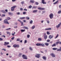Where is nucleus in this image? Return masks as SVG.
Masks as SVG:
<instances>
[{
	"instance_id": "obj_1",
	"label": "nucleus",
	"mask_w": 61,
	"mask_h": 61,
	"mask_svg": "<svg viewBox=\"0 0 61 61\" xmlns=\"http://www.w3.org/2000/svg\"><path fill=\"white\" fill-rule=\"evenodd\" d=\"M22 57L23 58L25 59H27V56L25 55H23L22 56Z\"/></svg>"
},
{
	"instance_id": "obj_2",
	"label": "nucleus",
	"mask_w": 61,
	"mask_h": 61,
	"mask_svg": "<svg viewBox=\"0 0 61 61\" xmlns=\"http://www.w3.org/2000/svg\"><path fill=\"white\" fill-rule=\"evenodd\" d=\"M4 23L5 24H9V23L8 22V21L7 19H5L4 21Z\"/></svg>"
},
{
	"instance_id": "obj_3",
	"label": "nucleus",
	"mask_w": 61,
	"mask_h": 61,
	"mask_svg": "<svg viewBox=\"0 0 61 61\" xmlns=\"http://www.w3.org/2000/svg\"><path fill=\"white\" fill-rule=\"evenodd\" d=\"M16 7V6H15L12 7L11 8V11H14V9Z\"/></svg>"
},
{
	"instance_id": "obj_4",
	"label": "nucleus",
	"mask_w": 61,
	"mask_h": 61,
	"mask_svg": "<svg viewBox=\"0 0 61 61\" xmlns=\"http://www.w3.org/2000/svg\"><path fill=\"white\" fill-rule=\"evenodd\" d=\"M54 16V15L53 14L51 13L49 17L50 18V19H52L53 18V16Z\"/></svg>"
},
{
	"instance_id": "obj_5",
	"label": "nucleus",
	"mask_w": 61,
	"mask_h": 61,
	"mask_svg": "<svg viewBox=\"0 0 61 61\" xmlns=\"http://www.w3.org/2000/svg\"><path fill=\"white\" fill-rule=\"evenodd\" d=\"M40 54H36L35 55V57H36L38 58H39L40 56Z\"/></svg>"
},
{
	"instance_id": "obj_6",
	"label": "nucleus",
	"mask_w": 61,
	"mask_h": 61,
	"mask_svg": "<svg viewBox=\"0 0 61 61\" xmlns=\"http://www.w3.org/2000/svg\"><path fill=\"white\" fill-rule=\"evenodd\" d=\"M51 55L52 57H56V56L55 54L53 53H52L51 54Z\"/></svg>"
},
{
	"instance_id": "obj_7",
	"label": "nucleus",
	"mask_w": 61,
	"mask_h": 61,
	"mask_svg": "<svg viewBox=\"0 0 61 61\" xmlns=\"http://www.w3.org/2000/svg\"><path fill=\"white\" fill-rule=\"evenodd\" d=\"M61 23H60L58 25H57L56 26V27L57 28H58L59 27H60V25H61Z\"/></svg>"
},
{
	"instance_id": "obj_8",
	"label": "nucleus",
	"mask_w": 61,
	"mask_h": 61,
	"mask_svg": "<svg viewBox=\"0 0 61 61\" xmlns=\"http://www.w3.org/2000/svg\"><path fill=\"white\" fill-rule=\"evenodd\" d=\"M13 46L14 47H17L18 48L19 47V46L15 44Z\"/></svg>"
},
{
	"instance_id": "obj_9",
	"label": "nucleus",
	"mask_w": 61,
	"mask_h": 61,
	"mask_svg": "<svg viewBox=\"0 0 61 61\" xmlns=\"http://www.w3.org/2000/svg\"><path fill=\"white\" fill-rule=\"evenodd\" d=\"M4 43L5 44H4V45L5 46H6V45H7L9 44V42H4Z\"/></svg>"
},
{
	"instance_id": "obj_10",
	"label": "nucleus",
	"mask_w": 61,
	"mask_h": 61,
	"mask_svg": "<svg viewBox=\"0 0 61 61\" xmlns=\"http://www.w3.org/2000/svg\"><path fill=\"white\" fill-rule=\"evenodd\" d=\"M38 9L40 10H44V8L41 7H39L38 8Z\"/></svg>"
},
{
	"instance_id": "obj_11",
	"label": "nucleus",
	"mask_w": 61,
	"mask_h": 61,
	"mask_svg": "<svg viewBox=\"0 0 61 61\" xmlns=\"http://www.w3.org/2000/svg\"><path fill=\"white\" fill-rule=\"evenodd\" d=\"M44 39L45 40L46 39H47V36L46 35V34H44Z\"/></svg>"
},
{
	"instance_id": "obj_12",
	"label": "nucleus",
	"mask_w": 61,
	"mask_h": 61,
	"mask_svg": "<svg viewBox=\"0 0 61 61\" xmlns=\"http://www.w3.org/2000/svg\"><path fill=\"white\" fill-rule=\"evenodd\" d=\"M42 2L43 4H46V3L45 2V0H42Z\"/></svg>"
},
{
	"instance_id": "obj_13",
	"label": "nucleus",
	"mask_w": 61,
	"mask_h": 61,
	"mask_svg": "<svg viewBox=\"0 0 61 61\" xmlns=\"http://www.w3.org/2000/svg\"><path fill=\"white\" fill-rule=\"evenodd\" d=\"M36 27V26L35 25H33L31 27V29H34L35 28V27Z\"/></svg>"
},
{
	"instance_id": "obj_14",
	"label": "nucleus",
	"mask_w": 61,
	"mask_h": 61,
	"mask_svg": "<svg viewBox=\"0 0 61 61\" xmlns=\"http://www.w3.org/2000/svg\"><path fill=\"white\" fill-rule=\"evenodd\" d=\"M42 58L43 59L45 60H46V57L45 56H43L42 57Z\"/></svg>"
},
{
	"instance_id": "obj_15",
	"label": "nucleus",
	"mask_w": 61,
	"mask_h": 61,
	"mask_svg": "<svg viewBox=\"0 0 61 61\" xmlns=\"http://www.w3.org/2000/svg\"><path fill=\"white\" fill-rule=\"evenodd\" d=\"M23 28L24 29H28V28L26 26H23Z\"/></svg>"
},
{
	"instance_id": "obj_16",
	"label": "nucleus",
	"mask_w": 61,
	"mask_h": 61,
	"mask_svg": "<svg viewBox=\"0 0 61 61\" xmlns=\"http://www.w3.org/2000/svg\"><path fill=\"white\" fill-rule=\"evenodd\" d=\"M8 14L10 15H13V13L11 12H8Z\"/></svg>"
},
{
	"instance_id": "obj_17",
	"label": "nucleus",
	"mask_w": 61,
	"mask_h": 61,
	"mask_svg": "<svg viewBox=\"0 0 61 61\" xmlns=\"http://www.w3.org/2000/svg\"><path fill=\"white\" fill-rule=\"evenodd\" d=\"M22 55V53H20L19 54L18 56L19 57H21Z\"/></svg>"
},
{
	"instance_id": "obj_18",
	"label": "nucleus",
	"mask_w": 61,
	"mask_h": 61,
	"mask_svg": "<svg viewBox=\"0 0 61 61\" xmlns=\"http://www.w3.org/2000/svg\"><path fill=\"white\" fill-rule=\"evenodd\" d=\"M52 29L51 28H46L45 29V30H51Z\"/></svg>"
},
{
	"instance_id": "obj_19",
	"label": "nucleus",
	"mask_w": 61,
	"mask_h": 61,
	"mask_svg": "<svg viewBox=\"0 0 61 61\" xmlns=\"http://www.w3.org/2000/svg\"><path fill=\"white\" fill-rule=\"evenodd\" d=\"M30 2L32 3H34L35 2V1L33 0H31L30 1Z\"/></svg>"
},
{
	"instance_id": "obj_20",
	"label": "nucleus",
	"mask_w": 61,
	"mask_h": 61,
	"mask_svg": "<svg viewBox=\"0 0 61 61\" xmlns=\"http://www.w3.org/2000/svg\"><path fill=\"white\" fill-rule=\"evenodd\" d=\"M30 35L29 34H28L27 35V38H29L30 37Z\"/></svg>"
},
{
	"instance_id": "obj_21",
	"label": "nucleus",
	"mask_w": 61,
	"mask_h": 61,
	"mask_svg": "<svg viewBox=\"0 0 61 61\" xmlns=\"http://www.w3.org/2000/svg\"><path fill=\"white\" fill-rule=\"evenodd\" d=\"M49 38L50 39H51L52 38H53V36H52L51 35H50L49 36Z\"/></svg>"
},
{
	"instance_id": "obj_22",
	"label": "nucleus",
	"mask_w": 61,
	"mask_h": 61,
	"mask_svg": "<svg viewBox=\"0 0 61 61\" xmlns=\"http://www.w3.org/2000/svg\"><path fill=\"white\" fill-rule=\"evenodd\" d=\"M36 45L37 46H41V44L37 43L36 44Z\"/></svg>"
},
{
	"instance_id": "obj_23",
	"label": "nucleus",
	"mask_w": 61,
	"mask_h": 61,
	"mask_svg": "<svg viewBox=\"0 0 61 61\" xmlns=\"http://www.w3.org/2000/svg\"><path fill=\"white\" fill-rule=\"evenodd\" d=\"M45 45H46V46H48L49 45V43H45Z\"/></svg>"
},
{
	"instance_id": "obj_24",
	"label": "nucleus",
	"mask_w": 61,
	"mask_h": 61,
	"mask_svg": "<svg viewBox=\"0 0 61 61\" xmlns=\"http://www.w3.org/2000/svg\"><path fill=\"white\" fill-rule=\"evenodd\" d=\"M21 31V32H24L25 31V30H20Z\"/></svg>"
},
{
	"instance_id": "obj_25",
	"label": "nucleus",
	"mask_w": 61,
	"mask_h": 61,
	"mask_svg": "<svg viewBox=\"0 0 61 61\" xmlns=\"http://www.w3.org/2000/svg\"><path fill=\"white\" fill-rule=\"evenodd\" d=\"M37 11V10H35L33 11V13H36Z\"/></svg>"
},
{
	"instance_id": "obj_26",
	"label": "nucleus",
	"mask_w": 61,
	"mask_h": 61,
	"mask_svg": "<svg viewBox=\"0 0 61 61\" xmlns=\"http://www.w3.org/2000/svg\"><path fill=\"white\" fill-rule=\"evenodd\" d=\"M1 12H2V13H6V12H5V11H4V10H1L0 11Z\"/></svg>"
},
{
	"instance_id": "obj_27",
	"label": "nucleus",
	"mask_w": 61,
	"mask_h": 61,
	"mask_svg": "<svg viewBox=\"0 0 61 61\" xmlns=\"http://www.w3.org/2000/svg\"><path fill=\"white\" fill-rule=\"evenodd\" d=\"M52 49L54 50H56L57 49V48H52Z\"/></svg>"
},
{
	"instance_id": "obj_28",
	"label": "nucleus",
	"mask_w": 61,
	"mask_h": 61,
	"mask_svg": "<svg viewBox=\"0 0 61 61\" xmlns=\"http://www.w3.org/2000/svg\"><path fill=\"white\" fill-rule=\"evenodd\" d=\"M61 11L59 10L58 11V14H61Z\"/></svg>"
},
{
	"instance_id": "obj_29",
	"label": "nucleus",
	"mask_w": 61,
	"mask_h": 61,
	"mask_svg": "<svg viewBox=\"0 0 61 61\" xmlns=\"http://www.w3.org/2000/svg\"><path fill=\"white\" fill-rule=\"evenodd\" d=\"M60 47V48L59 49L57 50V51H61V47Z\"/></svg>"
},
{
	"instance_id": "obj_30",
	"label": "nucleus",
	"mask_w": 61,
	"mask_h": 61,
	"mask_svg": "<svg viewBox=\"0 0 61 61\" xmlns=\"http://www.w3.org/2000/svg\"><path fill=\"white\" fill-rule=\"evenodd\" d=\"M25 17H22L21 18H20V19H24L25 18Z\"/></svg>"
},
{
	"instance_id": "obj_31",
	"label": "nucleus",
	"mask_w": 61,
	"mask_h": 61,
	"mask_svg": "<svg viewBox=\"0 0 61 61\" xmlns=\"http://www.w3.org/2000/svg\"><path fill=\"white\" fill-rule=\"evenodd\" d=\"M58 0H57V1L55 2V3H53L54 5H56V4H57V3H58Z\"/></svg>"
},
{
	"instance_id": "obj_32",
	"label": "nucleus",
	"mask_w": 61,
	"mask_h": 61,
	"mask_svg": "<svg viewBox=\"0 0 61 61\" xmlns=\"http://www.w3.org/2000/svg\"><path fill=\"white\" fill-rule=\"evenodd\" d=\"M37 8V7L36 6H33V8H34V9H36Z\"/></svg>"
},
{
	"instance_id": "obj_33",
	"label": "nucleus",
	"mask_w": 61,
	"mask_h": 61,
	"mask_svg": "<svg viewBox=\"0 0 61 61\" xmlns=\"http://www.w3.org/2000/svg\"><path fill=\"white\" fill-rule=\"evenodd\" d=\"M26 19L27 20H29V19H30V18H29L28 17H27L26 18Z\"/></svg>"
},
{
	"instance_id": "obj_34",
	"label": "nucleus",
	"mask_w": 61,
	"mask_h": 61,
	"mask_svg": "<svg viewBox=\"0 0 61 61\" xmlns=\"http://www.w3.org/2000/svg\"><path fill=\"white\" fill-rule=\"evenodd\" d=\"M41 46H45V44L43 43L41 44Z\"/></svg>"
},
{
	"instance_id": "obj_35",
	"label": "nucleus",
	"mask_w": 61,
	"mask_h": 61,
	"mask_svg": "<svg viewBox=\"0 0 61 61\" xmlns=\"http://www.w3.org/2000/svg\"><path fill=\"white\" fill-rule=\"evenodd\" d=\"M5 16V14H3L1 15V17H4Z\"/></svg>"
},
{
	"instance_id": "obj_36",
	"label": "nucleus",
	"mask_w": 61,
	"mask_h": 61,
	"mask_svg": "<svg viewBox=\"0 0 61 61\" xmlns=\"http://www.w3.org/2000/svg\"><path fill=\"white\" fill-rule=\"evenodd\" d=\"M29 49L31 51H32V50H33V49L31 47H30Z\"/></svg>"
},
{
	"instance_id": "obj_37",
	"label": "nucleus",
	"mask_w": 61,
	"mask_h": 61,
	"mask_svg": "<svg viewBox=\"0 0 61 61\" xmlns=\"http://www.w3.org/2000/svg\"><path fill=\"white\" fill-rule=\"evenodd\" d=\"M6 19L8 20H10V19L11 18L10 17H7V18Z\"/></svg>"
},
{
	"instance_id": "obj_38",
	"label": "nucleus",
	"mask_w": 61,
	"mask_h": 61,
	"mask_svg": "<svg viewBox=\"0 0 61 61\" xmlns=\"http://www.w3.org/2000/svg\"><path fill=\"white\" fill-rule=\"evenodd\" d=\"M38 40L39 41H41L42 40V39L40 38H38Z\"/></svg>"
},
{
	"instance_id": "obj_39",
	"label": "nucleus",
	"mask_w": 61,
	"mask_h": 61,
	"mask_svg": "<svg viewBox=\"0 0 61 61\" xmlns=\"http://www.w3.org/2000/svg\"><path fill=\"white\" fill-rule=\"evenodd\" d=\"M30 24H32L33 23V20H31L30 22Z\"/></svg>"
},
{
	"instance_id": "obj_40",
	"label": "nucleus",
	"mask_w": 61,
	"mask_h": 61,
	"mask_svg": "<svg viewBox=\"0 0 61 61\" xmlns=\"http://www.w3.org/2000/svg\"><path fill=\"white\" fill-rule=\"evenodd\" d=\"M21 23V25L22 26H23V25H24V23L22 22H20Z\"/></svg>"
},
{
	"instance_id": "obj_41",
	"label": "nucleus",
	"mask_w": 61,
	"mask_h": 61,
	"mask_svg": "<svg viewBox=\"0 0 61 61\" xmlns=\"http://www.w3.org/2000/svg\"><path fill=\"white\" fill-rule=\"evenodd\" d=\"M2 50H4L5 51H6V49L5 48H2Z\"/></svg>"
},
{
	"instance_id": "obj_42",
	"label": "nucleus",
	"mask_w": 61,
	"mask_h": 61,
	"mask_svg": "<svg viewBox=\"0 0 61 61\" xmlns=\"http://www.w3.org/2000/svg\"><path fill=\"white\" fill-rule=\"evenodd\" d=\"M15 39V37L13 36L12 38H11V40H13V39Z\"/></svg>"
},
{
	"instance_id": "obj_43",
	"label": "nucleus",
	"mask_w": 61,
	"mask_h": 61,
	"mask_svg": "<svg viewBox=\"0 0 61 61\" xmlns=\"http://www.w3.org/2000/svg\"><path fill=\"white\" fill-rule=\"evenodd\" d=\"M16 14L17 15H19L20 14V13L19 12H17Z\"/></svg>"
},
{
	"instance_id": "obj_44",
	"label": "nucleus",
	"mask_w": 61,
	"mask_h": 61,
	"mask_svg": "<svg viewBox=\"0 0 61 61\" xmlns=\"http://www.w3.org/2000/svg\"><path fill=\"white\" fill-rule=\"evenodd\" d=\"M32 7V6L31 5L30 6H29V8H31Z\"/></svg>"
},
{
	"instance_id": "obj_45",
	"label": "nucleus",
	"mask_w": 61,
	"mask_h": 61,
	"mask_svg": "<svg viewBox=\"0 0 61 61\" xmlns=\"http://www.w3.org/2000/svg\"><path fill=\"white\" fill-rule=\"evenodd\" d=\"M47 22L48 24H49L50 23V21L49 20H47Z\"/></svg>"
},
{
	"instance_id": "obj_46",
	"label": "nucleus",
	"mask_w": 61,
	"mask_h": 61,
	"mask_svg": "<svg viewBox=\"0 0 61 61\" xmlns=\"http://www.w3.org/2000/svg\"><path fill=\"white\" fill-rule=\"evenodd\" d=\"M47 35H50V33H49L48 31L47 32Z\"/></svg>"
},
{
	"instance_id": "obj_47",
	"label": "nucleus",
	"mask_w": 61,
	"mask_h": 61,
	"mask_svg": "<svg viewBox=\"0 0 61 61\" xmlns=\"http://www.w3.org/2000/svg\"><path fill=\"white\" fill-rule=\"evenodd\" d=\"M58 34H57V35L56 36V37L55 38V39H56V38H57V37H58Z\"/></svg>"
},
{
	"instance_id": "obj_48",
	"label": "nucleus",
	"mask_w": 61,
	"mask_h": 61,
	"mask_svg": "<svg viewBox=\"0 0 61 61\" xmlns=\"http://www.w3.org/2000/svg\"><path fill=\"white\" fill-rule=\"evenodd\" d=\"M14 28H17V26H15Z\"/></svg>"
},
{
	"instance_id": "obj_49",
	"label": "nucleus",
	"mask_w": 61,
	"mask_h": 61,
	"mask_svg": "<svg viewBox=\"0 0 61 61\" xmlns=\"http://www.w3.org/2000/svg\"><path fill=\"white\" fill-rule=\"evenodd\" d=\"M21 4H22V5H23L24 3V1H22L21 2Z\"/></svg>"
},
{
	"instance_id": "obj_50",
	"label": "nucleus",
	"mask_w": 61,
	"mask_h": 61,
	"mask_svg": "<svg viewBox=\"0 0 61 61\" xmlns=\"http://www.w3.org/2000/svg\"><path fill=\"white\" fill-rule=\"evenodd\" d=\"M3 39H2L1 38H0V41H3Z\"/></svg>"
},
{
	"instance_id": "obj_51",
	"label": "nucleus",
	"mask_w": 61,
	"mask_h": 61,
	"mask_svg": "<svg viewBox=\"0 0 61 61\" xmlns=\"http://www.w3.org/2000/svg\"><path fill=\"white\" fill-rule=\"evenodd\" d=\"M59 42H60L59 41L58 42H56V43L57 45H58V43H59Z\"/></svg>"
},
{
	"instance_id": "obj_52",
	"label": "nucleus",
	"mask_w": 61,
	"mask_h": 61,
	"mask_svg": "<svg viewBox=\"0 0 61 61\" xmlns=\"http://www.w3.org/2000/svg\"><path fill=\"white\" fill-rule=\"evenodd\" d=\"M56 46V44H53L52 46Z\"/></svg>"
},
{
	"instance_id": "obj_53",
	"label": "nucleus",
	"mask_w": 61,
	"mask_h": 61,
	"mask_svg": "<svg viewBox=\"0 0 61 61\" xmlns=\"http://www.w3.org/2000/svg\"><path fill=\"white\" fill-rule=\"evenodd\" d=\"M23 15H25V14H26V12H24L23 13Z\"/></svg>"
},
{
	"instance_id": "obj_54",
	"label": "nucleus",
	"mask_w": 61,
	"mask_h": 61,
	"mask_svg": "<svg viewBox=\"0 0 61 61\" xmlns=\"http://www.w3.org/2000/svg\"><path fill=\"white\" fill-rule=\"evenodd\" d=\"M7 47H9V48L11 47V46H9V45H7Z\"/></svg>"
},
{
	"instance_id": "obj_55",
	"label": "nucleus",
	"mask_w": 61,
	"mask_h": 61,
	"mask_svg": "<svg viewBox=\"0 0 61 61\" xmlns=\"http://www.w3.org/2000/svg\"><path fill=\"white\" fill-rule=\"evenodd\" d=\"M0 55H3V53L2 52H0Z\"/></svg>"
},
{
	"instance_id": "obj_56",
	"label": "nucleus",
	"mask_w": 61,
	"mask_h": 61,
	"mask_svg": "<svg viewBox=\"0 0 61 61\" xmlns=\"http://www.w3.org/2000/svg\"><path fill=\"white\" fill-rule=\"evenodd\" d=\"M47 42H50V40H48L47 41Z\"/></svg>"
},
{
	"instance_id": "obj_57",
	"label": "nucleus",
	"mask_w": 61,
	"mask_h": 61,
	"mask_svg": "<svg viewBox=\"0 0 61 61\" xmlns=\"http://www.w3.org/2000/svg\"><path fill=\"white\" fill-rule=\"evenodd\" d=\"M17 41H20V40H19V39H17Z\"/></svg>"
},
{
	"instance_id": "obj_58",
	"label": "nucleus",
	"mask_w": 61,
	"mask_h": 61,
	"mask_svg": "<svg viewBox=\"0 0 61 61\" xmlns=\"http://www.w3.org/2000/svg\"><path fill=\"white\" fill-rule=\"evenodd\" d=\"M36 5H38V3L37 2H36Z\"/></svg>"
},
{
	"instance_id": "obj_59",
	"label": "nucleus",
	"mask_w": 61,
	"mask_h": 61,
	"mask_svg": "<svg viewBox=\"0 0 61 61\" xmlns=\"http://www.w3.org/2000/svg\"><path fill=\"white\" fill-rule=\"evenodd\" d=\"M26 42H27V41L26 40H25V43H26Z\"/></svg>"
},
{
	"instance_id": "obj_60",
	"label": "nucleus",
	"mask_w": 61,
	"mask_h": 61,
	"mask_svg": "<svg viewBox=\"0 0 61 61\" xmlns=\"http://www.w3.org/2000/svg\"><path fill=\"white\" fill-rule=\"evenodd\" d=\"M5 11H6V12L7 13L8 11V10H5Z\"/></svg>"
},
{
	"instance_id": "obj_61",
	"label": "nucleus",
	"mask_w": 61,
	"mask_h": 61,
	"mask_svg": "<svg viewBox=\"0 0 61 61\" xmlns=\"http://www.w3.org/2000/svg\"><path fill=\"white\" fill-rule=\"evenodd\" d=\"M20 10H23V8H20Z\"/></svg>"
},
{
	"instance_id": "obj_62",
	"label": "nucleus",
	"mask_w": 61,
	"mask_h": 61,
	"mask_svg": "<svg viewBox=\"0 0 61 61\" xmlns=\"http://www.w3.org/2000/svg\"><path fill=\"white\" fill-rule=\"evenodd\" d=\"M18 21H19V22H21L22 21H21V20H20L19 19H18Z\"/></svg>"
},
{
	"instance_id": "obj_63",
	"label": "nucleus",
	"mask_w": 61,
	"mask_h": 61,
	"mask_svg": "<svg viewBox=\"0 0 61 61\" xmlns=\"http://www.w3.org/2000/svg\"><path fill=\"white\" fill-rule=\"evenodd\" d=\"M12 36H14L15 35V34L13 33H12Z\"/></svg>"
},
{
	"instance_id": "obj_64",
	"label": "nucleus",
	"mask_w": 61,
	"mask_h": 61,
	"mask_svg": "<svg viewBox=\"0 0 61 61\" xmlns=\"http://www.w3.org/2000/svg\"><path fill=\"white\" fill-rule=\"evenodd\" d=\"M59 7L60 8H61V5H59Z\"/></svg>"
}]
</instances>
